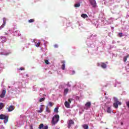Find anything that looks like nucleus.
Listing matches in <instances>:
<instances>
[{
    "instance_id": "f257e3e1",
    "label": "nucleus",
    "mask_w": 129,
    "mask_h": 129,
    "mask_svg": "<svg viewBox=\"0 0 129 129\" xmlns=\"http://www.w3.org/2000/svg\"><path fill=\"white\" fill-rule=\"evenodd\" d=\"M59 118H60L59 115H55L54 116L52 117L51 124L55 125V124H56V123L59 121Z\"/></svg>"
},
{
    "instance_id": "f03ea898",
    "label": "nucleus",
    "mask_w": 129,
    "mask_h": 129,
    "mask_svg": "<svg viewBox=\"0 0 129 129\" xmlns=\"http://www.w3.org/2000/svg\"><path fill=\"white\" fill-rule=\"evenodd\" d=\"M113 105L115 108H118V105H121V102L118 101V99H117V98L114 97Z\"/></svg>"
},
{
    "instance_id": "7ed1b4c3",
    "label": "nucleus",
    "mask_w": 129,
    "mask_h": 129,
    "mask_svg": "<svg viewBox=\"0 0 129 129\" xmlns=\"http://www.w3.org/2000/svg\"><path fill=\"white\" fill-rule=\"evenodd\" d=\"M0 119H4V123H7L9 121V116L1 114H0Z\"/></svg>"
},
{
    "instance_id": "20e7f679",
    "label": "nucleus",
    "mask_w": 129,
    "mask_h": 129,
    "mask_svg": "<svg viewBox=\"0 0 129 129\" xmlns=\"http://www.w3.org/2000/svg\"><path fill=\"white\" fill-rule=\"evenodd\" d=\"M75 122L74 121H73V120L72 119H70L69 121V122L68 123V128H70V127H71V126H72V125L75 124Z\"/></svg>"
},
{
    "instance_id": "39448f33",
    "label": "nucleus",
    "mask_w": 129,
    "mask_h": 129,
    "mask_svg": "<svg viewBox=\"0 0 129 129\" xmlns=\"http://www.w3.org/2000/svg\"><path fill=\"white\" fill-rule=\"evenodd\" d=\"M89 2L93 8H96V1L95 0H89Z\"/></svg>"
},
{
    "instance_id": "423d86ee",
    "label": "nucleus",
    "mask_w": 129,
    "mask_h": 129,
    "mask_svg": "<svg viewBox=\"0 0 129 129\" xmlns=\"http://www.w3.org/2000/svg\"><path fill=\"white\" fill-rule=\"evenodd\" d=\"M15 109V106L11 105L8 108V110L9 112H11V111H13Z\"/></svg>"
},
{
    "instance_id": "0eeeda50",
    "label": "nucleus",
    "mask_w": 129,
    "mask_h": 129,
    "mask_svg": "<svg viewBox=\"0 0 129 129\" xmlns=\"http://www.w3.org/2000/svg\"><path fill=\"white\" fill-rule=\"evenodd\" d=\"M6 90H3L2 94L0 95V97H1V98H4V97H5V95H6Z\"/></svg>"
},
{
    "instance_id": "6e6552de",
    "label": "nucleus",
    "mask_w": 129,
    "mask_h": 129,
    "mask_svg": "<svg viewBox=\"0 0 129 129\" xmlns=\"http://www.w3.org/2000/svg\"><path fill=\"white\" fill-rule=\"evenodd\" d=\"M61 63L62 64L61 66V69L62 70H65V63H66L65 60H61Z\"/></svg>"
},
{
    "instance_id": "1a4fd4ad",
    "label": "nucleus",
    "mask_w": 129,
    "mask_h": 129,
    "mask_svg": "<svg viewBox=\"0 0 129 129\" xmlns=\"http://www.w3.org/2000/svg\"><path fill=\"white\" fill-rule=\"evenodd\" d=\"M6 26V18H3V25L0 27V30H2L3 28H4V26Z\"/></svg>"
},
{
    "instance_id": "9d476101",
    "label": "nucleus",
    "mask_w": 129,
    "mask_h": 129,
    "mask_svg": "<svg viewBox=\"0 0 129 129\" xmlns=\"http://www.w3.org/2000/svg\"><path fill=\"white\" fill-rule=\"evenodd\" d=\"M43 106H44V105H41V107L40 108V110H37V112H38V113H41L42 112H43V110H44V108H43Z\"/></svg>"
},
{
    "instance_id": "9b49d317",
    "label": "nucleus",
    "mask_w": 129,
    "mask_h": 129,
    "mask_svg": "<svg viewBox=\"0 0 129 129\" xmlns=\"http://www.w3.org/2000/svg\"><path fill=\"white\" fill-rule=\"evenodd\" d=\"M64 105L67 108H70V104L68 101L64 102Z\"/></svg>"
},
{
    "instance_id": "f8f14e48",
    "label": "nucleus",
    "mask_w": 129,
    "mask_h": 129,
    "mask_svg": "<svg viewBox=\"0 0 129 129\" xmlns=\"http://www.w3.org/2000/svg\"><path fill=\"white\" fill-rule=\"evenodd\" d=\"M101 67L103 68V69H106V64H105L104 62H101Z\"/></svg>"
},
{
    "instance_id": "ddd939ff",
    "label": "nucleus",
    "mask_w": 129,
    "mask_h": 129,
    "mask_svg": "<svg viewBox=\"0 0 129 129\" xmlns=\"http://www.w3.org/2000/svg\"><path fill=\"white\" fill-rule=\"evenodd\" d=\"M85 106H86V107H90V106H91V102H88L85 104Z\"/></svg>"
},
{
    "instance_id": "4468645a",
    "label": "nucleus",
    "mask_w": 129,
    "mask_h": 129,
    "mask_svg": "<svg viewBox=\"0 0 129 129\" xmlns=\"http://www.w3.org/2000/svg\"><path fill=\"white\" fill-rule=\"evenodd\" d=\"M81 17H82V18H83V19H86V18H88V16L87 15V14H82L81 15Z\"/></svg>"
},
{
    "instance_id": "2eb2a0df",
    "label": "nucleus",
    "mask_w": 129,
    "mask_h": 129,
    "mask_svg": "<svg viewBox=\"0 0 129 129\" xmlns=\"http://www.w3.org/2000/svg\"><path fill=\"white\" fill-rule=\"evenodd\" d=\"M129 55L127 54L126 56H124L123 57V61L126 62V60H127V58H128Z\"/></svg>"
},
{
    "instance_id": "dca6fc26",
    "label": "nucleus",
    "mask_w": 129,
    "mask_h": 129,
    "mask_svg": "<svg viewBox=\"0 0 129 129\" xmlns=\"http://www.w3.org/2000/svg\"><path fill=\"white\" fill-rule=\"evenodd\" d=\"M107 112L108 113H111V108L110 107H108L107 109Z\"/></svg>"
},
{
    "instance_id": "f3484780",
    "label": "nucleus",
    "mask_w": 129,
    "mask_h": 129,
    "mask_svg": "<svg viewBox=\"0 0 129 129\" xmlns=\"http://www.w3.org/2000/svg\"><path fill=\"white\" fill-rule=\"evenodd\" d=\"M83 127L84 129H88L89 128L88 125H87L86 124H84V125H83Z\"/></svg>"
},
{
    "instance_id": "a211bd4d",
    "label": "nucleus",
    "mask_w": 129,
    "mask_h": 129,
    "mask_svg": "<svg viewBox=\"0 0 129 129\" xmlns=\"http://www.w3.org/2000/svg\"><path fill=\"white\" fill-rule=\"evenodd\" d=\"M43 127H44V124L41 123V124L39 125V126L38 128H39V129H42V128H43Z\"/></svg>"
},
{
    "instance_id": "6ab92c4d",
    "label": "nucleus",
    "mask_w": 129,
    "mask_h": 129,
    "mask_svg": "<svg viewBox=\"0 0 129 129\" xmlns=\"http://www.w3.org/2000/svg\"><path fill=\"white\" fill-rule=\"evenodd\" d=\"M4 106H5L4 105V103H0V110H1V109H3V107H4Z\"/></svg>"
},
{
    "instance_id": "aec40b11",
    "label": "nucleus",
    "mask_w": 129,
    "mask_h": 129,
    "mask_svg": "<svg viewBox=\"0 0 129 129\" xmlns=\"http://www.w3.org/2000/svg\"><path fill=\"white\" fill-rule=\"evenodd\" d=\"M45 110L47 112L50 113V109H49V107H48V106H47L45 109Z\"/></svg>"
},
{
    "instance_id": "412c9836",
    "label": "nucleus",
    "mask_w": 129,
    "mask_h": 129,
    "mask_svg": "<svg viewBox=\"0 0 129 129\" xmlns=\"http://www.w3.org/2000/svg\"><path fill=\"white\" fill-rule=\"evenodd\" d=\"M58 109H59V108H58V107L55 108L54 112H56V113H58V112H59V111L58 110Z\"/></svg>"
},
{
    "instance_id": "4be33fe9",
    "label": "nucleus",
    "mask_w": 129,
    "mask_h": 129,
    "mask_svg": "<svg viewBox=\"0 0 129 129\" xmlns=\"http://www.w3.org/2000/svg\"><path fill=\"white\" fill-rule=\"evenodd\" d=\"M80 7V4H76L75 5V8H79Z\"/></svg>"
},
{
    "instance_id": "5701e85b",
    "label": "nucleus",
    "mask_w": 129,
    "mask_h": 129,
    "mask_svg": "<svg viewBox=\"0 0 129 129\" xmlns=\"http://www.w3.org/2000/svg\"><path fill=\"white\" fill-rule=\"evenodd\" d=\"M29 23H34L35 22V20L34 19H30L28 20Z\"/></svg>"
},
{
    "instance_id": "b1692460",
    "label": "nucleus",
    "mask_w": 129,
    "mask_h": 129,
    "mask_svg": "<svg viewBox=\"0 0 129 129\" xmlns=\"http://www.w3.org/2000/svg\"><path fill=\"white\" fill-rule=\"evenodd\" d=\"M45 100V98H41L39 99V102H42Z\"/></svg>"
},
{
    "instance_id": "393cba45",
    "label": "nucleus",
    "mask_w": 129,
    "mask_h": 129,
    "mask_svg": "<svg viewBox=\"0 0 129 129\" xmlns=\"http://www.w3.org/2000/svg\"><path fill=\"white\" fill-rule=\"evenodd\" d=\"M44 62H45V64H46L47 65H48V64H49V61L47 59H45Z\"/></svg>"
},
{
    "instance_id": "a878e982",
    "label": "nucleus",
    "mask_w": 129,
    "mask_h": 129,
    "mask_svg": "<svg viewBox=\"0 0 129 129\" xmlns=\"http://www.w3.org/2000/svg\"><path fill=\"white\" fill-rule=\"evenodd\" d=\"M10 54H11V52H7L4 54L2 53V55H5V56H8V55H10Z\"/></svg>"
},
{
    "instance_id": "bb28decb",
    "label": "nucleus",
    "mask_w": 129,
    "mask_h": 129,
    "mask_svg": "<svg viewBox=\"0 0 129 129\" xmlns=\"http://www.w3.org/2000/svg\"><path fill=\"white\" fill-rule=\"evenodd\" d=\"M48 104L49 105V106H51V107L53 106V104L52 102H49L48 103Z\"/></svg>"
},
{
    "instance_id": "cd10ccee",
    "label": "nucleus",
    "mask_w": 129,
    "mask_h": 129,
    "mask_svg": "<svg viewBox=\"0 0 129 129\" xmlns=\"http://www.w3.org/2000/svg\"><path fill=\"white\" fill-rule=\"evenodd\" d=\"M40 45H41V43L38 42L35 45V46L36 47H40Z\"/></svg>"
},
{
    "instance_id": "c85d7f7f",
    "label": "nucleus",
    "mask_w": 129,
    "mask_h": 129,
    "mask_svg": "<svg viewBox=\"0 0 129 129\" xmlns=\"http://www.w3.org/2000/svg\"><path fill=\"white\" fill-rule=\"evenodd\" d=\"M68 91H69L68 89H64V93H66V94H67V93H68Z\"/></svg>"
},
{
    "instance_id": "c756f323",
    "label": "nucleus",
    "mask_w": 129,
    "mask_h": 129,
    "mask_svg": "<svg viewBox=\"0 0 129 129\" xmlns=\"http://www.w3.org/2000/svg\"><path fill=\"white\" fill-rule=\"evenodd\" d=\"M118 36L120 38H121V37H122V33H119Z\"/></svg>"
},
{
    "instance_id": "7c9ffc66",
    "label": "nucleus",
    "mask_w": 129,
    "mask_h": 129,
    "mask_svg": "<svg viewBox=\"0 0 129 129\" xmlns=\"http://www.w3.org/2000/svg\"><path fill=\"white\" fill-rule=\"evenodd\" d=\"M72 100H73V99H68V101H69V103H71V101H72Z\"/></svg>"
},
{
    "instance_id": "2f4dec72",
    "label": "nucleus",
    "mask_w": 129,
    "mask_h": 129,
    "mask_svg": "<svg viewBox=\"0 0 129 129\" xmlns=\"http://www.w3.org/2000/svg\"><path fill=\"white\" fill-rule=\"evenodd\" d=\"M126 104L127 107L129 108V101L126 102Z\"/></svg>"
},
{
    "instance_id": "473e14b6",
    "label": "nucleus",
    "mask_w": 129,
    "mask_h": 129,
    "mask_svg": "<svg viewBox=\"0 0 129 129\" xmlns=\"http://www.w3.org/2000/svg\"><path fill=\"white\" fill-rule=\"evenodd\" d=\"M43 129H48V126L47 125L44 126Z\"/></svg>"
},
{
    "instance_id": "72a5a7b5",
    "label": "nucleus",
    "mask_w": 129,
    "mask_h": 129,
    "mask_svg": "<svg viewBox=\"0 0 129 129\" xmlns=\"http://www.w3.org/2000/svg\"><path fill=\"white\" fill-rule=\"evenodd\" d=\"M19 70H21V71L25 70V68H21L20 69H19Z\"/></svg>"
},
{
    "instance_id": "f704fd0d",
    "label": "nucleus",
    "mask_w": 129,
    "mask_h": 129,
    "mask_svg": "<svg viewBox=\"0 0 129 129\" xmlns=\"http://www.w3.org/2000/svg\"><path fill=\"white\" fill-rule=\"evenodd\" d=\"M54 48H58V45L55 44V45H54Z\"/></svg>"
},
{
    "instance_id": "c9c22d12",
    "label": "nucleus",
    "mask_w": 129,
    "mask_h": 129,
    "mask_svg": "<svg viewBox=\"0 0 129 129\" xmlns=\"http://www.w3.org/2000/svg\"><path fill=\"white\" fill-rule=\"evenodd\" d=\"M72 72H73V74H75V71H72Z\"/></svg>"
},
{
    "instance_id": "e433bc0d",
    "label": "nucleus",
    "mask_w": 129,
    "mask_h": 129,
    "mask_svg": "<svg viewBox=\"0 0 129 129\" xmlns=\"http://www.w3.org/2000/svg\"><path fill=\"white\" fill-rule=\"evenodd\" d=\"M111 29H112V30H113V29H114V28L113 27H111Z\"/></svg>"
},
{
    "instance_id": "4c0bfd02",
    "label": "nucleus",
    "mask_w": 129,
    "mask_h": 129,
    "mask_svg": "<svg viewBox=\"0 0 129 129\" xmlns=\"http://www.w3.org/2000/svg\"><path fill=\"white\" fill-rule=\"evenodd\" d=\"M30 129H33V126H31V128Z\"/></svg>"
},
{
    "instance_id": "58836bf2",
    "label": "nucleus",
    "mask_w": 129,
    "mask_h": 129,
    "mask_svg": "<svg viewBox=\"0 0 129 129\" xmlns=\"http://www.w3.org/2000/svg\"><path fill=\"white\" fill-rule=\"evenodd\" d=\"M77 98H78V99H79V97H77Z\"/></svg>"
},
{
    "instance_id": "ea45409f",
    "label": "nucleus",
    "mask_w": 129,
    "mask_h": 129,
    "mask_svg": "<svg viewBox=\"0 0 129 129\" xmlns=\"http://www.w3.org/2000/svg\"><path fill=\"white\" fill-rule=\"evenodd\" d=\"M121 124L122 125V124H123V123H121Z\"/></svg>"
},
{
    "instance_id": "a19ab883",
    "label": "nucleus",
    "mask_w": 129,
    "mask_h": 129,
    "mask_svg": "<svg viewBox=\"0 0 129 129\" xmlns=\"http://www.w3.org/2000/svg\"><path fill=\"white\" fill-rule=\"evenodd\" d=\"M127 66H128V67H129V63L127 64Z\"/></svg>"
},
{
    "instance_id": "79ce46f5",
    "label": "nucleus",
    "mask_w": 129,
    "mask_h": 129,
    "mask_svg": "<svg viewBox=\"0 0 129 129\" xmlns=\"http://www.w3.org/2000/svg\"><path fill=\"white\" fill-rule=\"evenodd\" d=\"M106 63H107V62H106Z\"/></svg>"
}]
</instances>
